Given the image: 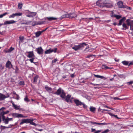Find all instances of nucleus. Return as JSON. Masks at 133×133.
Returning <instances> with one entry per match:
<instances>
[{"mask_svg":"<svg viewBox=\"0 0 133 133\" xmlns=\"http://www.w3.org/2000/svg\"><path fill=\"white\" fill-rule=\"evenodd\" d=\"M126 22L127 25H133V21L132 20L128 19L126 20Z\"/></svg>","mask_w":133,"mask_h":133,"instance_id":"412c9836","label":"nucleus"},{"mask_svg":"<svg viewBox=\"0 0 133 133\" xmlns=\"http://www.w3.org/2000/svg\"><path fill=\"white\" fill-rule=\"evenodd\" d=\"M38 77L39 76L37 75H36L35 76V77H34V81L33 82H32L33 83H36L37 82V79Z\"/></svg>","mask_w":133,"mask_h":133,"instance_id":"393cba45","label":"nucleus"},{"mask_svg":"<svg viewBox=\"0 0 133 133\" xmlns=\"http://www.w3.org/2000/svg\"><path fill=\"white\" fill-rule=\"evenodd\" d=\"M91 132H93L94 131H96V130L95 129H94L93 128H91Z\"/></svg>","mask_w":133,"mask_h":133,"instance_id":"e2e57ef3","label":"nucleus"},{"mask_svg":"<svg viewBox=\"0 0 133 133\" xmlns=\"http://www.w3.org/2000/svg\"><path fill=\"white\" fill-rule=\"evenodd\" d=\"M48 28L47 27L45 29L41 31H39L36 32L35 34V37H37L41 35L42 33L46 31L47 29H48Z\"/></svg>","mask_w":133,"mask_h":133,"instance_id":"423d86ee","label":"nucleus"},{"mask_svg":"<svg viewBox=\"0 0 133 133\" xmlns=\"http://www.w3.org/2000/svg\"><path fill=\"white\" fill-rule=\"evenodd\" d=\"M133 83V81H130V82H128L127 83L128 84H130L131 85Z\"/></svg>","mask_w":133,"mask_h":133,"instance_id":"13d9d810","label":"nucleus"},{"mask_svg":"<svg viewBox=\"0 0 133 133\" xmlns=\"http://www.w3.org/2000/svg\"><path fill=\"white\" fill-rule=\"evenodd\" d=\"M94 77L96 78H100L101 79H106V78L105 77H104L103 76H101L99 75H96L95 74H94Z\"/></svg>","mask_w":133,"mask_h":133,"instance_id":"b1692460","label":"nucleus"},{"mask_svg":"<svg viewBox=\"0 0 133 133\" xmlns=\"http://www.w3.org/2000/svg\"><path fill=\"white\" fill-rule=\"evenodd\" d=\"M36 14V12H30V14L27 15L26 16L29 17H33L35 16Z\"/></svg>","mask_w":133,"mask_h":133,"instance_id":"a211bd4d","label":"nucleus"},{"mask_svg":"<svg viewBox=\"0 0 133 133\" xmlns=\"http://www.w3.org/2000/svg\"><path fill=\"white\" fill-rule=\"evenodd\" d=\"M45 89L46 90V91H47L49 92V93H52V92H54L53 91L51 92V91H52V88L51 87H49L47 85H46L45 86Z\"/></svg>","mask_w":133,"mask_h":133,"instance_id":"2eb2a0df","label":"nucleus"},{"mask_svg":"<svg viewBox=\"0 0 133 133\" xmlns=\"http://www.w3.org/2000/svg\"><path fill=\"white\" fill-rule=\"evenodd\" d=\"M52 94H55L58 95H60V97H62V99L65 98V101L68 102L69 101L71 96L68 94L66 96V93L61 88L59 87L58 89L57 90L56 92H52Z\"/></svg>","mask_w":133,"mask_h":133,"instance_id":"f257e3e1","label":"nucleus"},{"mask_svg":"<svg viewBox=\"0 0 133 133\" xmlns=\"http://www.w3.org/2000/svg\"><path fill=\"white\" fill-rule=\"evenodd\" d=\"M29 123H30V124H31L34 126H36V124L35 123L33 122V121H30V122Z\"/></svg>","mask_w":133,"mask_h":133,"instance_id":"58836bf2","label":"nucleus"},{"mask_svg":"<svg viewBox=\"0 0 133 133\" xmlns=\"http://www.w3.org/2000/svg\"><path fill=\"white\" fill-rule=\"evenodd\" d=\"M28 53L29 54L27 56L28 57V58H30L34 57V52L33 51H29Z\"/></svg>","mask_w":133,"mask_h":133,"instance_id":"dca6fc26","label":"nucleus"},{"mask_svg":"<svg viewBox=\"0 0 133 133\" xmlns=\"http://www.w3.org/2000/svg\"><path fill=\"white\" fill-rule=\"evenodd\" d=\"M77 16V15L74 13L69 14H65L62 15L60 18L61 19L63 18H72Z\"/></svg>","mask_w":133,"mask_h":133,"instance_id":"f03ea898","label":"nucleus"},{"mask_svg":"<svg viewBox=\"0 0 133 133\" xmlns=\"http://www.w3.org/2000/svg\"><path fill=\"white\" fill-rule=\"evenodd\" d=\"M57 61V58L54 59L52 61V63H55Z\"/></svg>","mask_w":133,"mask_h":133,"instance_id":"37998d69","label":"nucleus"},{"mask_svg":"<svg viewBox=\"0 0 133 133\" xmlns=\"http://www.w3.org/2000/svg\"><path fill=\"white\" fill-rule=\"evenodd\" d=\"M112 116H114L116 118H117V119H118L119 118L118 117H117V115H114L113 114H112Z\"/></svg>","mask_w":133,"mask_h":133,"instance_id":"864d4df0","label":"nucleus"},{"mask_svg":"<svg viewBox=\"0 0 133 133\" xmlns=\"http://www.w3.org/2000/svg\"><path fill=\"white\" fill-rule=\"evenodd\" d=\"M115 60L116 62H118L119 61V60L118 59H117L116 58H115Z\"/></svg>","mask_w":133,"mask_h":133,"instance_id":"0e129e2a","label":"nucleus"},{"mask_svg":"<svg viewBox=\"0 0 133 133\" xmlns=\"http://www.w3.org/2000/svg\"><path fill=\"white\" fill-rule=\"evenodd\" d=\"M101 0H98L96 2V5L99 6H101V5H99L100 2Z\"/></svg>","mask_w":133,"mask_h":133,"instance_id":"a19ab883","label":"nucleus"},{"mask_svg":"<svg viewBox=\"0 0 133 133\" xmlns=\"http://www.w3.org/2000/svg\"><path fill=\"white\" fill-rule=\"evenodd\" d=\"M6 98L5 95L0 93V101H2Z\"/></svg>","mask_w":133,"mask_h":133,"instance_id":"5701e85b","label":"nucleus"},{"mask_svg":"<svg viewBox=\"0 0 133 133\" xmlns=\"http://www.w3.org/2000/svg\"><path fill=\"white\" fill-rule=\"evenodd\" d=\"M22 3H19L18 4V7L19 9H22Z\"/></svg>","mask_w":133,"mask_h":133,"instance_id":"72a5a7b5","label":"nucleus"},{"mask_svg":"<svg viewBox=\"0 0 133 133\" xmlns=\"http://www.w3.org/2000/svg\"><path fill=\"white\" fill-rule=\"evenodd\" d=\"M57 48H56L54 49H51L50 48L49 49L47 50L45 52V54H50L52 52H54V53H56L57 51Z\"/></svg>","mask_w":133,"mask_h":133,"instance_id":"1a4fd4ad","label":"nucleus"},{"mask_svg":"<svg viewBox=\"0 0 133 133\" xmlns=\"http://www.w3.org/2000/svg\"><path fill=\"white\" fill-rule=\"evenodd\" d=\"M5 67L6 68H12V64L11 62L9 61H8L7 62L6 64Z\"/></svg>","mask_w":133,"mask_h":133,"instance_id":"4468645a","label":"nucleus"},{"mask_svg":"<svg viewBox=\"0 0 133 133\" xmlns=\"http://www.w3.org/2000/svg\"><path fill=\"white\" fill-rule=\"evenodd\" d=\"M31 21H23L22 24H29L30 23H31Z\"/></svg>","mask_w":133,"mask_h":133,"instance_id":"7c9ffc66","label":"nucleus"},{"mask_svg":"<svg viewBox=\"0 0 133 133\" xmlns=\"http://www.w3.org/2000/svg\"><path fill=\"white\" fill-rule=\"evenodd\" d=\"M8 49H9L10 51L12 52V51L14 50V48L12 47H11Z\"/></svg>","mask_w":133,"mask_h":133,"instance_id":"49530a36","label":"nucleus"},{"mask_svg":"<svg viewBox=\"0 0 133 133\" xmlns=\"http://www.w3.org/2000/svg\"><path fill=\"white\" fill-rule=\"evenodd\" d=\"M102 68L105 69H109V68L106 65H103V66H102Z\"/></svg>","mask_w":133,"mask_h":133,"instance_id":"c9c22d12","label":"nucleus"},{"mask_svg":"<svg viewBox=\"0 0 133 133\" xmlns=\"http://www.w3.org/2000/svg\"><path fill=\"white\" fill-rule=\"evenodd\" d=\"M2 118V119L3 121L4 122V123H5V124H7L8 123V122L9 121L6 118H5V116L2 117L1 119Z\"/></svg>","mask_w":133,"mask_h":133,"instance_id":"6ab92c4d","label":"nucleus"},{"mask_svg":"<svg viewBox=\"0 0 133 133\" xmlns=\"http://www.w3.org/2000/svg\"><path fill=\"white\" fill-rule=\"evenodd\" d=\"M82 105H83V108H84V109H87V106L86 105L84 104V103H83V104H82Z\"/></svg>","mask_w":133,"mask_h":133,"instance_id":"c03bdc74","label":"nucleus"},{"mask_svg":"<svg viewBox=\"0 0 133 133\" xmlns=\"http://www.w3.org/2000/svg\"><path fill=\"white\" fill-rule=\"evenodd\" d=\"M15 99L17 100H19V97L18 94H16V97L15 98Z\"/></svg>","mask_w":133,"mask_h":133,"instance_id":"8fccbe9b","label":"nucleus"},{"mask_svg":"<svg viewBox=\"0 0 133 133\" xmlns=\"http://www.w3.org/2000/svg\"><path fill=\"white\" fill-rule=\"evenodd\" d=\"M35 59V58H32L29 59V61L31 62V63H34V60Z\"/></svg>","mask_w":133,"mask_h":133,"instance_id":"ea45409f","label":"nucleus"},{"mask_svg":"<svg viewBox=\"0 0 133 133\" xmlns=\"http://www.w3.org/2000/svg\"><path fill=\"white\" fill-rule=\"evenodd\" d=\"M5 109L4 107H2L0 109V123L1 122L2 117L4 116V115L5 114H7L9 113V111H7L5 112H4L3 110Z\"/></svg>","mask_w":133,"mask_h":133,"instance_id":"20e7f679","label":"nucleus"},{"mask_svg":"<svg viewBox=\"0 0 133 133\" xmlns=\"http://www.w3.org/2000/svg\"><path fill=\"white\" fill-rule=\"evenodd\" d=\"M1 127H2L3 128V129H5L6 128H9V127H5V126H1Z\"/></svg>","mask_w":133,"mask_h":133,"instance_id":"6e6d98bb","label":"nucleus"},{"mask_svg":"<svg viewBox=\"0 0 133 133\" xmlns=\"http://www.w3.org/2000/svg\"><path fill=\"white\" fill-rule=\"evenodd\" d=\"M105 107L106 108H108L109 109H111L112 110H114V109L111 108H110V107H108V106H107V105H105Z\"/></svg>","mask_w":133,"mask_h":133,"instance_id":"bf43d9fd","label":"nucleus"},{"mask_svg":"<svg viewBox=\"0 0 133 133\" xmlns=\"http://www.w3.org/2000/svg\"><path fill=\"white\" fill-rule=\"evenodd\" d=\"M133 65V61H131L130 63H129L128 66H129L130 65Z\"/></svg>","mask_w":133,"mask_h":133,"instance_id":"5fc2aeb1","label":"nucleus"},{"mask_svg":"<svg viewBox=\"0 0 133 133\" xmlns=\"http://www.w3.org/2000/svg\"><path fill=\"white\" fill-rule=\"evenodd\" d=\"M19 84L21 85H25L24 82V81H20Z\"/></svg>","mask_w":133,"mask_h":133,"instance_id":"e433bc0d","label":"nucleus"},{"mask_svg":"<svg viewBox=\"0 0 133 133\" xmlns=\"http://www.w3.org/2000/svg\"><path fill=\"white\" fill-rule=\"evenodd\" d=\"M129 62L127 61H123L122 62H121V63H122L123 64V65H125V66H127V65L128 66V64H129Z\"/></svg>","mask_w":133,"mask_h":133,"instance_id":"c85d7f7f","label":"nucleus"},{"mask_svg":"<svg viewBox=\"0 0 133 133\" xmlns=\"http://www.w3.org/2000/svg\"><path fill=\"white\" fill-rule=\"evenodd\" d=\"M95 56L93 55H89L87 57V58H90V57H94Z\"/></svg>","mask_w":133,"mask_h":133,"instance_id":"a18cd8bd","label":"nucleus"},{"mask_svg":"<svg viewBox=\"0 0 133 133\" xmlns=\"http://www.w3.org/2000/svg\"><path fill=\"white\" fill-rule=\"evenodd\" d=\"M127 9L129 10H131V8L130 7L128 6Z\"/></svg>","mask_w":133,"mask_h":133,"instance_id":"774afa93","label":"nucleus"},{"mask_svg":"<svg viewBox=\"0 0 133 133\" xmlns=\"http://www.w3.org/2000/svg\"><path fill=\"white\" fill-rule=\"evenodd\" d=\"M8 14V13L7 12H6L4 13L2 15L3 16V17L4 16L6 15L7 14Z\"/></svg>","mask_w":133,"mask_h":133,"instance_id":"680f3d73","label":"nucleus"},{"mask_svg":"<svg viewBox=\"0 0 133 133\" xmlns=\"http://www.w3.org/2000/svg\"><path fill=\"white\" fill-rule=\"evenodd\" d=\"M6 118L7 119H8L9 121H12V118H9L8 117H7Z\"/></svg>","mask_w":133,"mask_h":133,"instance_id":"603ef678","label":"nucleus"},{"mask_svg":"<svg viewBox=\"0 0 133 133\" xmlns=\"http://www.w3.org/2000/svg\"><path fill=\"white\" fill-rule=\"evenodd\" d=\"M90 122L91 124H96L97 123V122H93L92 121Z\"/></svg>","mask_w":133,"mask_h":133,"instance_id":"338daca9","label":"nucleus"},{"mask_svg":"<svg viewBox=\"0 0 133 133\" xmlns=\"http://www.w3.org/2000/svg\"><path fill=\"white\" fill-rule=\"evenodd\" d=\"M34 120L32 119H24L22 120L21 122L20 123V125L23 124V123H29L30 121H33Z\"/></svg>","mask_w":133,"mask_h":133,"instance_id":"39448f33","label":"nucleus"},{"mask_svg":"<svg viewBox=\"0 0 133 133\" xmlns=\"http://www.w3.org/2000/svg\"><path fill=\"white\" fill-rule=\"evenodd\" d=\"M74 102L76 104V106H81L83 104L78 99H74Z\"/></svg>","mask_w":133,"mask_h":133,"instance_id":"9d476101","label":"nucleus"},{"mask_svg":"<svg viewBox=\"0 0 133 133\" xmlns=\"http://www.w3.org/2000/svg\"><path fill=\"white\" fill-rule=\"evenodd\" d=\"M95 108L94 107H90V111L92 112H94L95 111Z\"/></svg>","mask_w":133,"mask_h":133,"instance_id":"2f4dec72","label":"nucleus"},{"mask_svg":"<svg viewBox=\"0 0 133 133\" xmlns=\"http://www.w3.org/2000/svg\"><path fill=\"white\" fill-rule=\"evenodd\" d=\"M117 5L118 8H123L124 5H123V2L121 1L118 2L117 3Z\"/></svg>","mask_w":133,"mask_h":133,"instance_id":"ddd939ff","label":"nucleus"},{"mask_svg":"<svg viewBox=\"0 0 133 133\" xmlns=\"http://www.w3.org/2000/svg\"><path fill=\"white\" fill-rule=\"evenodd\" d=\"M110 2L109 3V4H108L107 3H105L104 6L108 8L112 7L113 6V5L111 3V1H110Z\"/></svg>","mask_w":133,"mask_h":133,"instance_id":"aec40b11","label":"nucleus"},{"mask_svg":"<svg viewBox=\"0 0 133 133\" xmlns=\"http://www.w3.org/2000/svg\"><path fill=\"white\" fill-rule=\"evenodd\" d=\"M130 29L133 32V25H130ZM129 25H122V27L121 28V30H126L129 28Z\"/></svg>","mask_w":133,"mask_h":133,"instance_id":"6e6552de","label":"nucleus"},{"mask_svg":"<svg viewBox=\"0 0 133 133\" xmlns=\"http://www.w3.org/2000/svg\"><path fill=\"white\" fill-rule=\"evenodd\" d=\"M104 0H101L100 1V3H99V5H101V6H99L100 7H103L104 6V4L103 3L104 2Z\"/></svg>","mask_w":133,"mask_h":133,"instance_id":"c756f323","label":"nucleus"},{"mask_svg":"<svg viewBox=\"0 0 133 133\" xmlns=\"http://www.w3.org/2000/svg\"><path fill=\"white\" fill-rule=\"evenodd\" d=\"M107 123H100V124H99V125H107Z\"/></svg>","mask_w":133,"mask_h":133,"instance_id":"de8ad7c7","label":"nucleus"},{"mask_svg":"<svg viewBox=\"0 0 133 133\" xmlns=\"http://www.w3.org/2000/svg\"><path fill=\"white\" fill-rule=\"evenodd\" d=\"M57 18L55 17H46L45 18V20H47L49 21H52L53 20H55L57 19Z\"/></svg>","mask_w":133,"mask_h":133,"instance_id":"f3484780","label":"nucleus"},{"mask_svg":"<svg viewBox=\"0 0 133 133\" xmlns=\"http://www.w3.org/2000/svg\"><path fill=\"white\" fill-rule=\"evenodd\" d=\"M91 85H92L94 86H96V85H99V84H94V83H91Z\"/></svg>","mask_w":133,"mask_h":133,"instance_id":"052dcab7","label":"nucleus"},{"mask_svg":"<svg viewBox=\"0 0 133 133\" xmlns=\"http://www.w3.org/2000/svg\"><path fill=\"white\" fill-rule=\"evenodd\" d=\"M112 17H116L117 19H119L120 18L122 17L121 16L117 15H114L113 13H112V15H111Z\"/></svg>","mask_w":133,"mask_h":133,"instance_id":"bb28decb","label":"nucleus"},{"mask_svg":"<svg viewBox=\"0 0 133 133\" xmlns=\"http://www.w3.org/2000/svg\"><path fill=\"white\" fill-rule=\"evenodd\" d=\"M22 14L21 13L19 12L16 13L15 14H12L10 15L9 16V18H14L16 16H21L22 15Z\"/></svg>","mask_w":133,"mask_h":133,"instance_id":"9b49d317","label":"nucleus"},{"mask_svg":"<svg viewBox=\"0 0 133 133\" xmlns=\"http://www.w3.org/2000/svg\"><path fill=\"white\" fill-rule=\"evenodd\" d=\"M113 99L114 100H122V99H121L120 98H119L117 97H114Z\"/></svg>","mask_w":133,"mask_h":133,"instance_id":"09e8293b","label":"nucleus"},{"mask_svg":"<svg viewBox=\"0 0 133 133\" xmlns=\"http://www.w3.org/2000/svg\"><path fill=\"white\" fill-rule=\"evenodd\" d=\"M35 51L39 55H41L43 54V50L41 47L40 46L35 49Z\"/></svg>","mask_w":133,"mask_h":133,"instance_id":"0eeeda50","label":"nucleus"},{"mask_svg":"<svg viewBox=\"0 0 133 133\" xmlns=\"http://www.w3.org/2000/svg\"><path fill=\"white\" fill-rule=\"evenodd\" d=\"M4 52L5 53H10V52L11 51L9 50V49H4Z\"/></svg>","mask_w":133,"mask_h":133,"instance_id":"4c0bfd02","label":"nucleus"},{"mask_svg":"<svg viewBox=\"0 0 133 133\" xmlns=\"http://www.w3.org/2000/svg\"><path fill=\"white\" fill-rule=\"evenodd\" d=\"M24 100L25 102H30V100L28 98L27 96H26L24 98Z\"/></svg>","mask_w":133,"mask_h":133,"instance_id":"f704fd0d","label":"nucleus"},{"mask_svg":"<svg viewBox=\"0 0 133 133\" xmlns=\"http://www.w3.org/2000/svg\"><path fill=\"white\" fill-rule=\"evenodd\" d=\"M16 22V21L14 20L6 21H5L4 23V25L9 24H14Z\"/></svg>","mask_w":133,"mask_h":133,"instance_id":"f8f14e48","label":"nucleus"},{"mask_svg":"<svg viewBox=\"0 0 133 133\" xmlns=\"http://www.w3.org/2000/svg\"><path fill=\"white\" fill-rule=\"evenodd\" d=\"M16 114L17 115L16 116V117H26V116H23L21 114Z\"/></svg>","mask_w":133,"mask_h":133,"instance_id":"473e14b6","label":"nucleus"},{"mask_svg":"<svg viewBox=\"0 0 133 133\" xmlns=\"http://www.w3.org/2000/svg\"><path fill=\"white\" fill-rule=\"evenodd\" d=\"M94 19V18H87L86 19L88 21H89V20L91 21V20H92L93 19Z\"/></svg>","mask_w":133,"mask_h":133,"instance_id":"3c124183","label":"nucleus"},{"mask_svg":"<svg viewBox=\"0 0 133 133\" xmlns=\"http://www.w3.org/2000/svg\"><path fill=\"white\" fill-rule=\"evenodd\" d=\"M12 106L16 110H19V106H18L17 105L15 104L14 103H13V102H11Z\"/></svg>","mask_w":133,"mask_h":133,"instance_id":"4be33fe9","label":"nucleus"},{"mask_svg":"<svg viewBox=\"0 0 133 133\" xmlns=\"http://www.w3.org/2000/svg\"><path fill=\"white\" fill-rule=\"evenodd\" d=\"M128 7V6H127L126 5H124V6L123 8H126L127 9Z\"/></svg>","mask_w":133,"mask_h":133,"instance_id":"69168bd1","label":"nucleus"},{"mask_svg":"<svg viewBox=\"0 0 133 133\" xmlns=\"http://www.w3.org/2000/svg\"><path fill=\"white\" fill-rule=\"evenodd\" d=\"M101 131V130H99L96 131H95V132H94V133H99Z\"/></svg>","mask_w":133,"mask_h":133,"instance_id":"4d7b16f0","label":"nucleus"},{"mask_svg":"<svg viewBox=\"0 0 133 133\" xmlns=\"http://www.w3.org/2000/svg\"><path fill=\"white\" fill-rule=\"evenodd\" d=\"M19 40L20 41L19 42V45H20L21 43L23 42L24 38L23 36H20L19 37Z\"/></svg>","mask_w":133,"mask_h":133,"instance_id":"cd10ccee","label":"nucleus"},{"mask_svg":"<svg viewBox=\"0 0 133 133\" xmlns=\"http://www.w3.org/2000/svg\"><path fill=\"white\" fill-rule=\"evenodd\" d=\"M125 17H123L119 20L118 25H121L122 23L125 20Z\"/></svg>","mask_w":133,"mask_h":133,"instance_id":"a878e982","label":"nucleus"},{"mask_svg":"<svg viewBox=\"0 0 133 133\" xmlns=\"http://www.w3.org/2000/svg\"><path fill=\"white\" fill-rule=\"evenodd\" d=\"M109 131V129H107L102 132L101 133H108Z\"/></svg>","mask_w":133,"mask_h":133,"instance_id":"79ce46f5","label":"nucleus"},{"mask_svg":"<svg viewBox=\"0 0 133 133\" xmlns=\"http://www.w3.org/2000/svg\"><path fill=\"white\" fill-rule=\"evenodd\" d=\"M87 44L86 43H80L79 45L75 46L72 48L74 49L75 51H77L80 49H83L84 46H86Z\"/></svg>","mask_w":133,"mask_h":133,"instance_id":"7ed1b4c3","label":"nucleus"}]
</instances>
